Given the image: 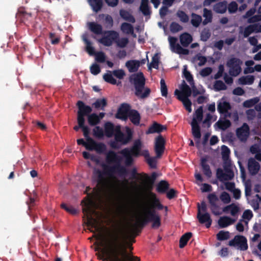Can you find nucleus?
Returning a JSON list of instances; mask_svg holds the SVG:
<instances>
[{"mask_svg": "<svg viewBox=\"0 0 261 261\" xmlns=\"http://www.w3.org/2000/svg\"><path fill=\"white\" fill-rule=\"evenodd\" d=\"M147 197L150 201V203H145L151 207L152 210H154V208H157L159 210H161L163 208L162 205L160 203L159 200L156 198L155 195L148 191L147 192Z\"/></svg>", "mask_w": 261, "mask_h": 261, "instance_id": "21", "label": "nucleus"}, {"mask_svg": "<svg viewBox=\"0 0 261 261\" xmlns=\"http://www.w3.org/2000/svg\"><path fill=\"white\" fill-rule=\"evenodd\" d=\"M203 16L204 18V19L202 22L204 25H206L212 21V13L211 11L204 8L203 9Z\"/></svg>", "mask_w": 261, "mask_h": 261, "instance_id": "46", "label": "nucleus"}, {"mask_svg": "<svg viewBox=\"0 0 261 261\" xmlns=\"http://www.w3.org/2000/svg\"><path fill=\"white\" fill-rule=\"evenodd\" d=\"M126 135L123 134L120 130V126H116L115 127V139L117 142L121 144H125L127 143L132 138V132L128 127L125 128Z\"/></svg>", "mask_w": 261, "mask_h": 261, "instance_id": "7", "label": "nucleus"}, {"mask_svg": "<svg viewBox=\"0 0 261 261\" xmlns=\"http://www.w3.org/2000/svg\"><path fill=\"white\" fill-rule=\"evenodd\" d=\"M78 124L80 125L81 128H82L83 132V135L84 137H85L86 140L87 141H90V142L94 144H102V143H98L95 141L92 138H91L89 136V133L90 130L89 128L87 126H85L84 125L85 122H83L81 124L80 122H77Z\"/></svg>", "mask_w": 261, "mask_h": 261, "instance_id": "29", "label": "nucleus"}, {"mask_svg": "<svg viewBox=\"0 0 261 261\" xmlns=\"http://www.w3.org/2000/svg\"><path fill=\"white\" fill-rule=\"evenodd\" d=\"M131 81L135 85V87L144 86L145 78L142 72H138L133 74L130 77Z\"/></svg>", "mask_w": 261, "mask_h": 261, "instance_id": "23", "label": "nucleus"}, {"mask_svg": "<svg viewBox=\"0 0 261 261\" xmlns=\"http://www.w3.org/2000/svg\"><path fill=\"white\" fill-rule=\"evenodd\" d=\"M234 220L227 217L224 216L221 217L218 220V224L221 227H226L228 225L232 224L234 222Z\"/></svg>", "mask_w": 261, "mask_h": 261, "instance_id": "36", "label": "nucleus"}, {"mask_svg": "<svg viewBox=\"0 0 261 261\" xmlns=\"http://www.w3.org/2000/svg\"><path fill=\"white\" fill-rule=\"evenodd\" d=\"M104 129L105 135L108 138L111 137L115 134V127H114L113 124L110 122H107L105 124Z\"/></svg>", "mask_w": 261, "mask_h": 261, "instance_id": "34", "label": "nucleus"}, {"mask_svg": "<svg viewBox=\"0 0 261 261\" xmlns=\"http://www.w3.org/2000/svg\"><path fill=\"white\" fill-rule=\"evenodd\" d=\"M230 237L229 232L227 231L221 230L217 234V239L219 241H224Z\"/></svg>", "mask_w": 261, "mask_h": 261, "instance_id": "54", "label": "nucleus"}, {"mask_svg": "<svg viewBox=\"0 0 261 261\" xmlns=\"http://www.w3.org/2000/svg\"><path fill=\"white\" fill-rule=\"evenodd\" d=\"M248 168L251 175H255L258 172L260 165L254 159H250L248 163Z\"/></svg>", "mask_w": 261, "mask_h": 261, "instance_id": "25", "label": "nucleus"}, {"mask_svg": "<svg viewBox=\"0 0 261 261\" xmlns=\"http://www.w3.org/2000/svg\"><path fill=\"white\" fill-rule=\"evenodd\" d=\"M238 164L239 165L240 172H241V177L242 179L243 182H244V185L245 186V195L247 198V200L249 203L251 205L253 208L254 210H257L259 208V203L261 202V198L259 196L258 194L256 195V199L255 200H252L251 199L250 194L251 192V181L249 180H246L245 179V171L244 168L242 166L241 162L238 161Z\"/></svg>", "mask_w": 261, "mask_h": 261, "instance_id": "4", "label": "nucleus"}, {"mask_svg": "<svg viewBox=\"0 0 261 261\" xmlns=\"http://www.w3.org/2000/svg\"><path fill=\"white\" fill-rule=\"evenodd\" d=\"M87 24L89 29L94 33L96 34H100L101 33L102 27L101 25L95 22H89Z\"/></svg>", "mask_w": 261, "mask_h": 261, "instance_id": "41", "label": "nucleus"}, {"mask_svg": "<svg viewBox=\"0 0 261 261\" xmlns=\"http://www.w3.org/2000/svg\"><path fill=\"white\" fill-rule=\"evenodd\" d=\"M148 53H147V54ZM148 61L147 55L146 59H142L141 61L136 60H130L125 63V66L130 72H134L137 71L141 65L144 64L146 62Z\"/></svg>", "mask_w": 261, "mask_h": 261, "instance_id": "14", "label": "nucleus"}, {"mask_svg": "<svg viewBox=\"0 0 261 261\" xmlns=\"http://www.w3.org/2000/svg\"><path fill=\"white\" fill-rule=\"evenodd\" d=\"M88 35L87 34L85 33L83 35L82 39L86 44V50L90 55H93L95 54L94 48L92 46L91 42L88 40Z\"/></svg>", "mask_w": 261, "mask_h": 261, "instance_id": "33", "label": "nucleus"}, {"mask_svg": "<svg viewBox=\"0 0 261 261\" xmlns=\"http://www.w3.org/2000/svg\"><path fill=\"white\" fill-rule=\"evenodd\" d=\"M194 176L195 178V184L200 187V190L202 192H208L212 191V187L207 184H202L204 179L202 175L197 171H195Z\"/></svg>", "mask_w": 261, "mask_h": 261, "instance_id": "16", "label": "nucleus"}, {"mask_svg": "<svg viewBox=\"0 0 261 261\" xmlns=\"http://www.w3.org/2000/svg\"><path fill=\"white\" fill-rule=\"evenodd\" d=\"M142 143L140 141H136L133 146L130 148H125L120 151L126 165H130L133 162V157L137 156L140 154Z\"/></svg>", "mask_w": 261, "mask_h": 261, "instance_id": "6", "label": "nucleus"}, {"mask_svg": "<svg viewBox=\"0 0 261 261\" xmlns=\"http://www.w3.org/2000/svg\"><path fill=\"white\" fill-rule=\"evenodd\" d=\"M236 133L238 138L241 141H246L249 135V126L247 124L244 123L241 127L237 129Z\"/></svg>", "mask_w": 261, "mask_h": 261, "instance_id": "18", "label": "nucleus"}, {"mask_svg": "<svg viewBox=\"0 0 261 261\" xmlns=\"http://www.w3.org/2000/svg\"><path fill=\"white\" fill-rule=\"evenodd\" d=\"M77 106L79 108L77 122H80L81 124L83 122L85 121V116L90 113L92 111V109L89 106L85 105L81 101L77 102Z\"/></svg>", "mask_w": 261, "mask_h": 261, "instance_id": "10", "label": "nucleus"}, {"mask_svg": "<svg viewBox=\"0 0 261 261\" xmlns=\"http://www.w3.org/2000/svg\"><path fill=\"white\" fill-rule=\"evenodd\" d=\"M227 9V4L225 2L219 3L214 7V11L219 13H224Z\"/></svg>", "mask_w": 261, "mask_h": 261, "instance_id": "45", "label": "nucleus"}, {"mask_svg": "<svg viewBox=\"0 0 261 261\" xmlns=\"http://www.w3.org/2000/svg\"><path fill=\"white\" fill-rule=\"evenodd\" d=\"M161 92L163 96L166 97L168 94V90L165 81L164 79H161L160 81Z\"/></svg>", "mask_w": 261, "mask_h": 261, "instance_id": "60", "label": "nucleus"}, {"mask_svg": "<svg viewBox=\"0 0 261 261\" xmlns=\"http://www.w3.org/2000/svg\"><path fill=\"white\" fill-rule=\"evenodd\" d=\"M202 21L201 17L195 13H192L191 15V22L193 26L198 27Z\"/></svg>", "mask_w": 261, "mask_h": 261, "instance_id": "49", "label": "nucleus"}, {"mask_svg": "<svg viewBox=\"0 0 261 261\" xmlns=\"http://www.w3.org/2000/svg\"><path fill=\"white\" fill-rule=\"evenodd\" d=\"M148 4V0H142L140 10L145 16H148L150 14Z\"/></svg>", "mask_w": 261, "mask_h": 261, "instance_id": "43", "label": "nucleus"}, {"mask_svg": "<svg viewBox=\"0 0 261 261\" xmlns=\"http://www.w3.org/2000/svg\"><path fill=\"white\" fill-rule=\"evenodd\" d=\"M255 24H251L246 27L244 31V35L245 37L248 36L251 33L256 32Z\"/></svg>", "mask_w": 261, "mask_h": 261, "instance_id": "59", "label": "nucleus"}, {"mask_svg": "<svg viewBox=\"0 0 261 261\" xmlns=\"http://www.w3.org/2000/svg\"><path fill=\"white\" fill-rule=\"evenodd\" d=\"M197 218L201 223H205L206 227H209L212 224V220L208 213H198Z\"/></svg>", "mask_w": 261, "mask_h": 261, "instance_id": "27", "label": "nucleus"}, {"mask_svg": "<svg viewBox=\"0 0 261 261\" xmlns=\"http://www.w3.org/2000/svg\"><path fill=\"white\" fill-rule=\"evenodd\" d=\"M166 127L157 123H154L148 129L147 133L152 134L154 133H159L165 129Z\"/></svg>", "mask_w": 261, "mask_h": 261, "instance_id": "42", "label": "nucleus"}, {"mask_svg": "<svg viewBox=\"0 0 261 261\" xmlns=\"http://www.w3.org/2000/svg\"><path fill=\"white\" fill-rule=\"evenodd\" d=\"M94 137L97 138H102L105 136L104 130L102 128L99 126H95L92 130Z\"/></svg>", "mask_w": 261, "mask_h": 261, "instance_id": "51", "label": "nucleus"}, {"mask_svg": "<svg viewBox=\"0 0 261 261\" xmlns=\"http://www.w3.org/2000/svg\"><path fill=\"white\" fill-rule=\"evenodd\" d=\"M127 170L119 164L113 166L110 169L105 164L102 165V170L95 168L93 179L99 187V189H94L92 194H88L87 198L82 201L83 210L86 220L85 223L90 231L100 230L102 214L96 212V209L100 206L102 202V189L106 187L109 182L114 181L118 188L125 194H130L134 190L133 182L125 178Z\"/></svg>", "mask_w": 261, "mask_h": 261, "instance_id": "2", "label": "nucleus"}, {"mask_svg": "<svg viewBox=\"0 0 261 261\" xmlns=\"http://www.w3.org/2000/svg\"><path fill=\"white\" fill-rule=\"evenodd\" d=\"M120 29L124 34H130L135 38L137 37V35L134 32V27L132 24L127 22H123L121 24Z\"/></svg>", "mask_w": 261, "mask_h": 261, "instance_id": "31", "label": "nucleus"}, {"mask_svg": "<svg viewBox=\"0 0 261 261\" xmlns=\"http://www.w3.org/2000/svg\"><path fill=\"white\" fill-rule=\"evenodd\" d=\"M253 214L251 211L247 210L243 213L242 218L243 222L247 225L248 222L252 218Z\"/></svg>", "mask_w": 261, "mask_h": 261, "instance_id": "57", "label": "nucleus"}, {"mask_svg": "<svg viewBox=\"0 0 261 261\" xmlns=\"http://www.w3.org/2000/svg\"><path fill=\"white\" fill-rule=\"evenodd\" d=\"M201 165L204 174L208 178H210L212 176V173L210 166L206 164V160L205 159L203 158L201 159Z\"/></svg>", "mask_w": 261, "mask_h": 261, "instance_id": "39", "label": "nucleus"}, {"mask_svg": "<svg viewBox=\"0 0 261 261\" xmlns=\"http://www.w3.org/2000/svg\"><path fill=\"white\" fill-rule=\"evenodd\" d=\"M230 108L229 103L225 98L221 99L218 103V110L221 113H226Z\"/></svg>", "mask_w": 261, "mask_h": 261, "instance_id": "30", "label": "nucleus"}, {"mask_svg": "<svg viewBox=\"0 0 261 261\" xmlns=\"http://www.w3.org/2000/svg\"><path fill=\"white\" fill-rule=\"evenodd\" d=\"M88 2L94 11L97 12L101 9L102 6L101 0H89Z\"/></svg>", "mask_w": 261, "mask_h": 261, "instance_id": "44", "label": "nucleus"}, {"mask_svg": "<svg viewBox=\"0 0 261 261\" xmlns=\"http://www.w3.org/2000/svg\"><path fill=\"white\" fill-rule=\"evenodd\" d=\"M207 198L211 205V209L213 213L215 215H219L220 213L216 210L217 207L216 202L218 200V196L215 193H213L208 195Z\"/></svg>", "mask_w": 261, "mask_h": 261, "instance_id": "24", "label": "nucleus"}, {"mask_svg": "<svg viewBox=\"0 0 261 261\" xmlns=\"http://www.w3.org/2000/svg\"><path fill=\"white\" fill-rule=\"evenodd\" d=\"M177 15L180 18V20L184 22H188L189 20V17L183 11H178L177 12Z\"/></svg>", "mask_w": 261, "mask_h": 261, "instance_id": "64", "label": "nucleus"}, {"mask_svg": "<svg viewBox=\"0 0 261 261\" xmlns=\"http://www.w3.org/2000/svg\"><path fill=\"white\" fill-rule=\"evenodd\" d=\"M107 102L105 99H100L97 100L94 103V105L96 108H103L106 106Z\"/></svg>", "mask_w": 261, "mask_h": 261, "instance_id": "63", "label": "nucleus"}, {"mask_svg": "<svg viewBox=\"0 0 261 261\" xmlns=\"http://www.w3.org/2000/svg\"><path fill=\"white\" fill-rule=\"evenodd\" d=\"M230 125V122L226 119L219 120L215 125L218 128L225 130Z\"/></svg>", "mask_w": 261, "mask_h": 261, "instance_id": "47", "label": "nucleus"}, {"mask_svg": "<svg viewBox=\"0 0 261 261\" xmlns=\"http://www.w3.org/2000/svg\"><path fill=\"white\" fill-rule=\"evenodd\" d=\"M229 245L241 251H245L248 248L247 240L242 236H236L233 240L229 242Z\"/></svg>", "mask_w": 261, "mask_h": 261, "instance_id": "9", "label": "nucleus"}, {"mask_svg": "<svg viewBox=\"0 0 261 261\" xmlns=\"http://www.w3.org/2000/svg\"><path fill=\"white\" fill-rule=\"evenodd\" d=\"M165 140L163 137L159 136L155 141L154 149L157 158H160L165 148Z\"/></svg>", "mask_w": 261, "mask_h": 261, "instance_id": "19", "label": "nucleus"}, {"mask_svg": "<svg viewBox=\"0 0 261 261\" xmlns=\"http://www.w3.org/2000/svg\"><path fill=\"white\" fill-rule=\"evenodd\" d=\"M240 208L238 205L232 203L224 207L223 211L226 214H230L232 216H236L239 211Z\"/></svg>", "mask_w": 261, "mask_h": 261, "instance_id": "26", "label": "nucleus"}, {"mask_svg": "<svg viewBox=\"0 0 261 261\" xmlns=\"http://www.w3.org/2000/svg\"><path fill=\"white\" fill-rule=\"evenodd\" d=\"M177 38L173 37H169L170 49L172 51L180 55H188L189 51L187 49L183 48L177 42Z\"/></svg>", "mask_w": 261, "mask_h": 261, "instance_id": "13", "label": "nucleus"}, {"mask_svg": "<svg viewBox=\"0 0 261 261\" xmlns=\"http://www.w3.org/2000/svg\"><path fill=\"white\" fill-rule=\"evenodd\" d=\"M179 100L182 101L185 108L189 112L191 113L192 112V102L189 100V98H179L178 99Z\"/></svg>", "mask_w": 261, "mask_h": 261, "instance_id": "55", "label": "nucleus"}, {"mask_svg": "<svg viewBox=\"0 0 261 261\" xmlns=\"http://www.w3.org/2000/svg\"><path fill=\"white\" fill-rule=\"evenodd\" d=\"M130 109L129 106L127 104H122L118 109L116 117L122 120H125L129 117Z\"/></svg>", "mask_w": 261, "mask_h": 261, "instance_id": "17", "label": "nucleus"}, {"mask_svg": "<svg viewBox=\"0 0 261 261\" xmlns=\"http://www.w3.org/2000/svg\"><path fill=\"white\" fill-rule=\"evenodd\" d=\"M103 78L105 81L112 84H116L117 83L116 80L113 77V75L111 71H108L105 74Z\"/></svg>", "mask_w": 261, "mask_h": 261, "instance_id": "58", "label": "nucleus"}, {"mask_svg": "<svg viewBox=\"0 0 261 261\" xmlns=\"http://www.w3.org/2000/svg\"><path fill=\"white\" fill-rule=\"evenodd\" d=\"M106 161L108 164L114 166L119 164L117 154L114 151H110L107 154Z\"/></svg>", "mask_w": 261, "mask_h": 261, "instance_id": "32", "label": "nucleus"}, {"mask_svg": "<svg viewBox=\"0 0 261 261\" xmlns=\"http://www.w3.org/2000/svg\"><path fill=\"white\" fill-rule=\"evenodd\" d=\"M168 187V183L165 181H161L157 186V190L160 192H164Z\"/></svg>", "mask_w": 261, "mask_h": 261, "instance_id": "61", "label": "nucleus"}, {"mask_svg": "<svg viewBox=\"0 0 261 261\" xmlns=\"http://www.w3.org/2000/svg\"><path fill=\"white\" fill-rule=\"evenodd\" d=\"M254 81V76L248 75L241 77L238 80V82L240 85H251L253 84Z\"/></svg>", "mask_w": 261, "mask_h": 261, "instance_id": "37", "label": "nucleus"}, {"mask_svg": "<svg viewBox=\"0 0 261 261\" xmlns=\"http://www.w3.org/2000/svg\"><path fill=\"white\" fill-rule=\"evenodd\" d=\"M147 197L150 201V203H145L151 207L152 210H154V208H157L159 210H161L163 208L162 205L160 203L159 200L156 198L155 195L148 191L147 192Z\"/></svg>", "mask_w": 261, "mask_h": 261, "instance_id": "20", "label": "nucleus"}, {"mask_svg": "<svg viewBox=\"0 0 261 261\" xmlns=\"http://www.w3.org/2000/svg\"><path fill=\"white\" fill-rule=\"evenodd\" d=\"M88 121L90 125H95L99 123L100 118L97 114L93 113L88 116Z\"/></svg>", "mask_w": 261, "mask_h": 261, "instance_id": "48", "label": "nucleus"}, {"mask_svg": "<svg viewBox=\"0 0 261 261\" xmlns=\"http://www.w3.org/2000/svg\"><path fill=\"white\" fill-rule=\"evenodd\" d=\"M242 62L237 58L230 59L227 62V66L229 68V73L231 75L237 76L241 71V64Z\"/></svg>", "mask_w": 261, "mask_h": 261, "instance_id": "11", "label": "nucleus"}, {"mask_svg": "<svg viewBox=\"0 0 261 261\" xmlns=\"http://www.w3.org/2000/svg\"><path fill=\"white\" fill-rule=\"evenodd\" d=\"M119 36L117 32L114 31H108L105 33L104 36L98 41L105 46H110Z\"/></svg>", "mask_w": 261, "mask_h": 261, "instance_id": "12", "label": "nucleus"}, {"mask_svg": "<svg viewBox=\"0 0 261 261\" xmlns=\"http://www.w3.org/2000/svg\"><path fill=\"white\" fill-rule=\"evenodd\" d=\"M203 119V108H198L194 113L192 120L191 122L192 133L194 137L197 140L196 146L199 147V139L201 137L199 123Z\"/></svg>", "mask_w": 261, "mask_h": 261, "instance_id": "5", "label": "nucleus"}, {"mask_svg": "<svg viewBox=\"0 0 261 261\" xmlns=\"http://www.w3.org/2000/svg\"><path fill=\"white\" fill-rule=\"evenodd\" d=\"M214 89L216 91H220L225 90L226 86L225 84L221 81H216L214 84Z\"/></svg>", "mask_w": 261, "mask_h": 261, "instance_id": "56", "label": "nucleus"}, {"mask_svg": "<svg viewBox=\"0 0 261 261\" xmlns=\"http://www.w3.org/2000/svg\"><path fill=\"white\" fill-rule=\"evenodd\" d=\"M220 198L221 200L225 204L228 203L230 201V197L229 195L225 192H223L221 193L220 196Z\"/></svg>", "mask_w": 261, "mask_h": 261, "instance_id": "62", "label": "nucleus"}, {"mask_svg": "<svg viewBox=\"0 0 261 261\" xmlns=\"http://www.w3.org/2000/svg\"><path fill=\"white\" fill-rule=\"evenodd\" d=\"M122 220L116 221L110 228H107L102 233V227L98 232V239L100 240L103 246L100 253L97 254L98 258L107 261H139L126 249L123 239L124 224L132 228L142 226L149 221L152 222V227L158 228L161 225V217L154 210L147 204L140 205L135 212L128 205H123L120 209Z\"/></svg>", "mask_w": 261, "mask_h": 261, "instance_id": "1", "label": "nucleus"}, {"mask_svg": "<svg viewBox=\"0 0 261 261\" xmlns=\"http://www.w3.org/2000/svg\"><path fill=\"white\" fill-rule=\"evenodd\" d=\"M129 118L131 121L135 124L139 123L140 116L139 113L134 110H131L129 111Z\"/></svg>", "mask_w": 261, "mask_h": 261, "instance_id": "40", "label": "nucleus"}, {"mask_svg": "<svg viewBox=\"0 0 261 261\" xmlns=\"http://www.w3.org/2000/svg\"><path fill=\"white\" fill-rule=\"evenodd\" d=\"M79 145H83L85 148L90 150H95L97 153H102L106 150V147L104 144H94L90 141H84L83 139L77 140Z\"/></svg>", "mask_w": 261, "mask_h": 261, "instance_id": "8", "label": "nucleus"}, {"mask_svg": "<svg viewBox=\"0 0 261 261\" xmlns=\"http://www.w3.org/2000/svg\"><path fill=\"white\" fill-rule=\"evenodd\" d=\"M160 56L159 54H155L152 58L151 62L148 64V69L151 70V68H158L159 66Z\"/></svg>", "mask_w": 261, "mask_h": 261, "instance_id": "50", "label": "nucleus"}, {"mask_svg": "<svg viewBox=\"0 0 261 261\" xmlns=\"http://www.w3.org/2000/svg\"><path fill=\"white\" fill-rule=\"evenodd\" d=\"M221 154L224 161V171L222 169H218L217 171V177L221 181H223L231 179L233 177L232 171L233 166L231 165L229 159L230 150L226 146L221 147Z\"/></svg>", "mask_w": 261, "mask_h": 261, "instance_id": "3", "label": "nucleus"}, {"mask_svg": "<svg viewBox=\"0 0 261 261\" xmlns=\"http://www.w3.org/2000/svg\"><path fill=\"white\" fill-rule=\"evenodd\" d=\"M119 14L121 17L126 21H128L132 23H134L135 22V18L132 15L131 13L126 10H120L119 11Z\"/></svg>", "mask_w": 261, "mask_h": 261, "instance_id": "35", "label": "nucleus"}, {"mask_svg": "<svg viewBox=\"0 0 261 261\" xmlns=\"http://www.w3.org/2000/svg\"><path fill=\"white\" fill-rule=\"evenodd\" d=\"M192 41V36L188 33H184L180 36V43L185 47L188 46Z\"/></svg>", "mask_w": 261, "mask_h": 261, "instance_id": "38", "label": "nucleus"}, {"mask_svg": "<svg viewBox=\"0 0 261 261\" xmlns=\"http://www.w3.org/2000/svg\"><path fill=\"white\" fill-rule=\"evenodd\" d=\"M255 12V9L252 8L247 12L244 16V18H248L249 23H253L261 20V14H257L253 16Z\"/></svg>", "mask_w": 261, "mask_h": 261, "instance_id": "22", "label": "nucleus"}, {"mask_svg": "<svg viewBox=\"0 0 261 261\" xmlns=\"http://www.w3.org/2000/svg\"><path fill=\"white\" fill-rule=\"evenodd\" d=\"M135 94L140 98H143L147 97L150 93V90L147 88H145L144 86H137L135 87Z\"/></svg>", "mask_w": 261, "mask_h": 261, "instance_id": "28", "label": "nucleus"}, {"mask_svg": "<svg viewBox=\"0 0 261 261\" xmlns=\"http://www.w3.org/2000/svg\"><path fill=\"white\" fill-rule=\"evenodd\" d=\"M174 93L178 99L181 97L186 98L191 96L192 91L190 87L183 81L180 86V90L176 89Z\"/></svg>", "mask_w": 261, "mask_h": 261, "instance_id": "15", "label": "nucleus"}, {"mask_svg": "<svg viewBox=\"0 0 261 261\" xmlns=\"http://www.w3.org/2000/svg\"><path fill=\"white\" fill-rule=\"evenodd\" d=\"M192 236L191 232H187L183 235L180 239L179 247L180 248L184 247L187 244L188 241L190 239Z\"/></svg>", "mask_w": 261, "mask_h": 261, "instance_id": "53", "label": "nucleus"}, {"mask_svg": "<svg viewBox=\"0 0 261 261\" xmlns=\"http://www.w3.org/2000/svg\"><path fill=\"white\" fill-rule=\"evenodd\" d=\"M259 101V98L258 97H254L245 101L243 103V106L245 108L252 107L256 104Z\"/></svg>", "mask_w": 261, "mask_h": 261, "instance_id": "52", "label": "nucleus"}]
</instances>
